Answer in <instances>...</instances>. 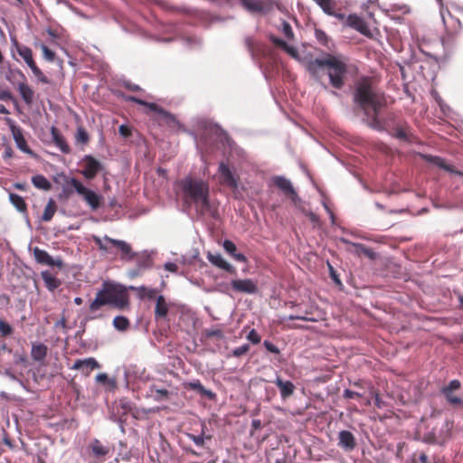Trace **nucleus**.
<instances>
[{
	"instance_id": "4468645a",
	"label": "nucleus",
	"mask_w": 463,
	"mask_h": 463,
	"mask_svg": "<svg viewBox=\"0 0 463 463\" xmlns=\"http://www.w3.org/2000/svg\"><path fill=\"white\" fill-rule=\"evenodd\" d=\"M241 5L250 13H262L271 9V1L241 0Z\"/></svg>"
},
{
	"instance_id": "7ed1b4c3",
	"label": "nucleus",
	"mask_w": 463,
	"mask_h": 463,
	"mask_svg": "<svg viewBox=\"0 0 463 463\" xmlns=\"http://www.w3.org/2000/svg\"><path fill=\"white\" fill-rule=\"evenodd\" d=\"M321 69H326L331 86L341 90L345 83V75L348 71L346 59L341 55L326 54L324 58H317L309 61L308 71L317 77Z\"/></svg>"
},
{
	"instance_id": "864d4df0",
	"label": "nucleus",
	"mask_w": 463,
	"mask_h": 463,
	"mask_svg": "<svg viewBox=\"0 0 463 463\" xmlns=\"http://www.w3.org/2000/svg\"><path fill=\"white\" fill-rule=\"evenodd\" d=\"M263 345H264L265 348L269 352H270L272 354H279V349L275 345L270 343L269 341H264Z\"/></svg>"
},
{
	"instance_id": "f03ea898",
	"label": "nucleus",
	"mask_w": 463,
	"mask_h": 463,
	"mask_svg": "<svg viewBox=\"0 0 463 463\" xmlns=\"http://www.w3.org/2000/svg\"><path fill=\"white\" fill-rule=\"evenodd\" d=\"M178 186L184 203L194 206L197 215H209L213 219H218V210L213 208L210 202V187L207 182L201 178L185 176L179 181Z\"/></svg>"
},
{
	"instance_id": "f3484780",
	"label": "nucleus",
	"mask_w": 463,
	"mask_h": 463,
	"mask_svg": "<svg viewBox=\"0 0 463 463\" xmlns=\"http://www.w3.org/2000/svg\"><path fill=\"white\" fill-rule=\"evenodd\" d=\"M338 446L345 451H352L356 447V440L349 430H341L338 434Z\"/></svg>"
},
{
	"instance_id": "ea45409f",
	"label": "nucleus",
	"mask_w": 463,
	"mask_h": 463,
	"mask_svg": "<svg viewBox=\"0 0 463 463\" xmlns=\"http://www.w3.org/2000/svg\"><path fill=\"white\" fill-rule=\"evenodd\" d=\"M187 437H188L189 439H191L198 447H203L204 446V439H211V438H212L210 435L204 437V430H202V434L201 435H194V434H192V433H188Z\"/></svg>"
},
{
	"instance_id": "e433bc0d",
	"label": "nucleus",
	"mask_w": 463,
	"mask_h": 463,
	"mask_svg": "<svg viewBox=\"0 0 463 463\" xmlns=\"http://www.w3.org/2000/svg\"><path fill=\"white\" fill-rule=\"evenodd\" d=\"M138 297L140 298H147V299H156L157 290L156 288H146L145 286L139 287L137 288Z\"/></svg>"
},
{
	"instance_id": "bb28decb",
	"label": "nucleus",
	"mask_w": 463,
	"mask_h": 463,
	"mask_svg": "<svg viewBox=\"0 0 463 463\" xmlns=\"http://www.w3.org/2000/svg\"><path fill=\"white\" fill-rule=\"evenodd\" d=\"M41 277L44 281L45 287L50 291H54L61 284V280L58 279L55 276H53L50 271H43L41 273Z\"/></svg>"
},
{
	"instance_id": "412c9836",
	"label": "nucleus",
	"mask_w": 463,
	"mask_h": 463,
	"mask_svg": "<svg viewBox=\"0 0 463 463\" xmlns=\"http://www.w3.org/2000/svg\"><path fill=\"white\" fill-rule=\"evenodd\" d=\"M51 134L55 146H58L62 153H71V147L66 142V139L55 127L51 128Z\"/></svg>"
},
{
	"instance_id": "f704fd0d",
	"label": "nucleus",
	"mask_w": 463,
	"mask_h": 463,
	"mask_svg": "<svg viewBox=\"0 0 463 463\" xmlns=\"http://www.w3.org/2000/svg\"><path fill=\"white\" fill-rule=\"evenodd\" d=\"M344 241L345 243L350 244L354 248V251L358 256L364 255V256L369 257V258H373L374 252L370 248L365 247L364 244L349 242L346 240H344Z\"/></svg>"
},
{
	"instance_id": "9d476101",
	"label": "nucleus",
	"mask_w": 463,
	"mask_h": 463,
	"mask_svg": "<svg viewBox=\"0 0 463 463\" xmlns=\"http://www.w3.org/2000/svg\"><path fill=\"white\" fill-rule=\"evenodd\" d=\"M82 164L83 169L80 173L88 180L94 179L102 169L100 162L90 155L83 157Z\"/></svg>"
},
{
	"instance_id": "09e8293b",
	"label": "nucleus",
	"mask_w": 463,
	"mask_h": 463,
	"mask_svg": "<svg viewBox=\"0 0 463 463\" xmlns=\"http://www.w3.org/2000/svg\"><path fill=\"white\" fill-rule=\"evenodd\" d=\"M250 350V345H243L241 346H239L237 348H235L233 351H232V356H235V357H240L245 354H247Z\"/></svg>"
},
{
	"instance_id": "c9c22d12",
	"label": "nucleus",
	"mask_w": 463,
	"mask_h": 463,
	"mask_svg": "<svg viewBox=\"0 0 463 463\" xmlns=\"http://www.w3.org/2000/svg\"><path fill=\"white\" fill-rule=\"evenodd\" d=\"M9 199H10V202L12 203V204L19 211V212H22V213H24L26 212V209H27V205L24 200V198L16 194H13L11 193L9 194Z\"/></svg>"
},
{
	"instance_id": "8fccbe9b",
	"label": "nucleus",
	"mask_w": 463,
	"mask_h": 463,
	"mask_svg": "<svg viewBox=\"0 0 463 463\" xmlns=\"http://www.w3.org/2000/svg\"><path fill=\"white\" fill-rule=\"evenodd\" d=\"M343 397L345 399H359L363 397V394L349 389H345L343 392Z\"/></svg>"
},
{
	"instance_id": "2eb2a0df",
	"label": "nucleus",
	"mask_w": 463,
	"mask_h": 463,
	"mask_svg": "<svg viewBox=\"0 0 463 463\" xmlns=\"http://www.w3.org/2000/svg\"><path fill=\"white\" fill-rule=\"evenodd\" d=\"M274 184L280 189L286 195L289 196L292 201H296L298 198V194L291 184V182L283 177V176H276L273 178Z\"/></svg>"
},
{
	"instance_id": "393cba45",
	"label": "nucleus",
	"mask_w": 463,
	"mask_h": 463,
	"mask_svg": "<svg viewBox=\"0 0 463 463\" xmlns=\"http://www.w3.org/2000/svg\"><path fill=\"white\" fill-rule=\"evenodd\" d=\"M223 249L229 253L234 260L240 262L246 263L248 261L246 256L242 253L236 252V245L230 240L223 241Z\"/></svg>"
},
{
	"instance_id": "58836bf2",
	"label": "nucleus",
	"mask_w": 463,
	"mask_h": 463,
	"mask_svg": "<svg viewBox=\"0 0 463 463\" xmlns=\"http://www.w3.org/2000/svg\"><path fill=\"white\" fill-rule=\"evenodd\" d=\"M16 51L25 62L33 58L32 49L26 45H18Z\"/></svg>"
},
{
	"instance_id": "aec40b11",
	"label": "nucleus",
	"mask_w": 463,
	"mask_h": 463,
	"mask_svg": "<svg viewBox=\"0 0 463 463\" xmlns=\"http://www.w3.org/2000/svg\"><path fill=\"white\" fill-rule=\"evenodd\" d=\"M274 383L279 389L281 398L284 400L290 397L294 393L296 389L292 382L284 381L279 376L276 378Z\"/></svg>"
},
{
	"instance_id": "603ef678",
	"label": "nucleus",
	"mask_w": 463,
	"mask_h": 463,
	"mask_svg": "<svg viewBox=\"0 0 463 463\" xmlns=\"http://www.w3.org/2000/svg\"><path fill=\"white\" fill-rule=\"evenodd\" d=\"M434 163L439 165L440 168H443L447 171H449V172H453L452 168L450 165H447L445 163V161L443 159H441L440 157H435L434 158Z\"/></svg>"
},
{
	"instance_id": "4d7b16f0",
	"label": "nucleus",
	"mask_w": 463,
	"mask_h": 463,
	"mask_svg": "<svg viewBox=\"0 0 463 463\" xmlns=\"http://www.w3.org/2000/svg\"><path fill=\"white\" fill-rule=\"evenodd\" d=\"M124 87L131 91H140L142 90L141 88L134 83H131L129 81L124 82Z\"/></svg>"
},
{
	"instance_id": "0e129e2a",
	"label": "nucleus",
	"mask_w": 463,
	"mask_h": 463,
	"mask_svg": "<svg viewBox=\"0 0 463 463\" xmlns=\"http://www.w3.org/2000/svg\"><path fill=\"white\" fill-rule=\"evenodd\" d=\"M245 44L250 51H252L254 48V41L251 37H247L245 39Z\"/></svg>"
},
{
	"instance_id": "b1692460",
	"label": "nucleus",
	"mask_w": 463,
	"mask_h": 463,
	"mask_svg": "<svg viewBox=\"0 0 463 463\" xmlns=\"http://www.w3.org/2000/svg\"><path fill=\"white\" fill-rule=\"evenodd\" d=\"M347 24L364 34L368 31L366 23L356 14H350L347 17Z\"/></svg>"
},
{
	"instance_id": "13d9d810",
	"label": "nucleus",
	"mask_w": 463,
	"mask_h": 463,
	"mask_svg": "<svg viewBox=\"0 0 463 463\" xmlns=\"http://www.w3.org/2000/svg\"><path fill=\"white\" fill-rule=\"evenodd\" d=\"M288 319L289 320H302V321H315V319L308 318V317H306L303 316H293V315L289 316Z\"/></svg>"
},
{
	"instance_id": "49530a36",
	"label": "nucleus",
	"mask_w": 463,
	"mask_h": 463,
	"mask_svg": "<svg viewBox=\"0 0 463 463\" xmlns=\"http://www.w3.org/2000/svg\"><path fill=\"white\" fill-rule=\"evenodd\" d=\"M204 334L209 338L216 337L222 339L224 336L223 332L221 329H206Z\"/></svg>"
},
{
	"instance_id": "e2e57ef3",
	"label": "nucleus",
	"mask_w": 463,
	"mask_h": 463,
	"mask_svg": "<svg viewBox=\"0 0 463 463\" xmlns=\"http://www.w3.org/2000/svg\"><path fill=\"white\" fill-rule=\"evenodd\" d=\"M374 404L379 409L383 407V402L382 401V399L380 398V396L377 392L374 395Z\"/></svg>"
},
{
	"instance_id": "c85d7f7f",
	"label": "nucleus",
	"mask_w": 463,
	"mask_h": 463,
	"mask_svg": "<svg viewBox=\"0 0 463 463\" xmlns=\"http://www.w3.org/2000/svg\"><path fill=\"white\" fill-rule=\"evenodd\" d=\"M13 136H14V139L16 143L17 147L21 151L27 153V154H32V151L29 148L27 142H26L25 138L24 137L23 133L21 132L20 129H14Z\"/></svg>"
},
{
	"instance_id": "6e6d98bb",
	"label": "nucleus",
	"mask_w": 463,
	"mask_h": 463,
	"mask_svg": "<svg viewBox=\"0 0 463 463\" xmlns=\"http://www.w3.org/2000/svg\"><path fill=\"white\" fill-rule=\"evenodd\" d=\"M283 33L286 37L291 38L293 36V31L291 29V26L288 23L283 24Z\"/></svg>"
},
{
	"instance_id": "774afa93",
	"label": "nucleus",
	"mask_w": 463,
	"mask_h": 463,
	"mask_svg": "<svg viewBox=\"0 0 463 463\" xmlns=\"http://www.w3.org/2000/svg\"><path fill=\"white\" fill-rule=\"evenodd\" d=\"M451 37H452V33H450V32H449V31H448V35H447V37H443V38H442V44H443V46H445V47H446V46L449 44V40H450V38H451Z\"/></svg>"
},
{
	"instance_id": "de8ad7c7",
	"label": "nucleus",
	"mask_w": 463,
	"mask_h": 463,
	"mask_svg": "<svg viewBox=\"0 0 463 463\" xmlns=\"http://www.w3.org/2000/svg\"><path fill=\"white\" fill-rule=\"evenodd\" d=\"M316 38L317 40L323 45H327V42H328V37L326 35V33L320 30V29H316Z\"/></svg>"
},
{
	"instance_id": "2f4dec72",
	"label": "nucleus",
	"mask_w": 463,
	"mask_h": 463,
	"mask_svg": "<svg viewBox=\"0 0 463 463\" xmlns=\"http://www.w3.org/2000/svg\"><path fill=\"white\" fill-rule=\"evenodd\" d=\"M57 211V204L55 203V201L51 198L45 208H44V211H43V216H42V220L43 222H50L52 217L54 216L55 213Z\"/></svg>"
},
{
	"instance_id": "a211bd4d",
	"label": "nucleus",
	"mask_w": 463,
	"mask_h": 463,
	"mask_svg": "<svg viewBox=\"0 0 463 463\" xmlns=\"http://www.w3.org/2000/svg\"><path fill=\"white\" fill-rule=\"evenodd\" d=\"M33 256L36 261L40 264H44L52 267H61L62 265V262L61 260H54L46 250H41L38 247H35L33 249Z\"/></svg>"
},
{
	"instance_id": "052dcab7",
	"label": "nucleus",
	"mask_w": 463,
	"mask_h": 463,
	"mask_svg": "<svg viewBox=\"0 0 463 463\" xmlns=\"http://www.w3.org/2000/svg\"><path fill=\"white\" fill-rule=\"evenodd\" d=\"M165 269L171 272H175L177 270V265L173 262H167L165 264Z\"/></svg>"
},
{
	"instance_id": "6ab92c4d",
	"label": "nucleus",
	"mask_w": 463,
	"mask_h": 463,
	"mask_svg": "<svg viewBox=\"0 0 463 463\" xmlns=\"http://www.w3.org/2000/svg\"><path fill=\"white\" fill-rule=\"evenodd\" d=\"M184 388L195 391L200 395L206 397L209 400H214L216 397V394L213 391L205 389L199 380L184 383Z\"/></svg>"
},
{
	"instance_id": "a19ab883",
	"label": "nucleus",
	"mask_w": 463,
	"mask_h": 463,
	"mask_svg": "<svg viewBox=\"0 0 463 463\" xmlns=\"http://www.w3.org/2000/svg\"><path fill=\"white\" fill-rule=\"evenodd\" d=\"M13 333L14 328L12 326L4 319L0 318V336L5 338L10 336Z\"/></svg>"
},
{
	"instance_id": "39448f33",
	"label": "nucleus",
	"mask_w": 463,
	"mask_h": 463,
	"mask_svg": "<svg viewBox=\"0 0 463 463\" xmlns=\"http://www.w3.org/2000/svg\"><path fill=\"white\" fill-rule=\"evenodd\" d=\"M93 241L98 246V248L105 253L112 252L111 248L108 245L109 243L111 244L120 252V257L122 260H132L136 257V253L133 252L131 245L125 241L112 239L105 235L103 238L93 236Z\"/></svg>"
},
{
	"instance_id": "f8f14e48",
	"label": "nucleus",
	"mask_w": 463,
	"mask_h": 463,
	"mask_svg": "<svg viewBox=\"0 0 463 463\" xmlns=\"http://www.w3.org/2000/svg\"><path fill=\"white\" fill-rule=\"evenodd\" d=\"M88 450L90 452L93 458L99 461H104L111 452V449L109 445L103 444L99 439H94L88 445Z\"/></svg>"
},
{
	"instance_id": "72a5a7b5",
	"label": "nucleus",
	"mask_w": 463,
	"mask_h": 463,
	"mask_svg": "<svg viewBox=\"0 0 463 463\" xmlns=\"http://www.w3.org/2000/svg\"><path fill=\"white\" fill-rule=\"evenodd\" d=\"M28 67L32 70L33 75L41 81L42 83L48 84L50 83L49 79L43 74L41 69L36 65L34 59H31L29 61L25 62Z\"/></svg>"
},
{
	"instance_id": "680f3d73",
	"label": "nucleus",
	"mask_w": 463,
	"mask_h": 463,
	"mask_svg": "<svg viewBox=\"0 0 463 463\" xmlns=\"http://www.w3.org/2000/svg\"><path fill=\"white\" fill-rule=\"evenodd\" d=\"M13 155H14L13 149L9 146H7L5 149V153L3 156L4 159H9V158L13 157Z\"/></svg>"
},
{
	"instance_id": "6e6552de",
	"label": "nucleus",
	"mask_w": 463,
	"mask_h": 463,
	"mask_svg": "<svg viewBox=\"0 0 463 463\" xmlns=\"http://www.w3.org/2000/svg\"><path fill=\"white\" fill-rule=\"evenodd\" d=\"M220 184L236 190L239 187V178L230 169L227 164L221 162L218 167Z\"/></svg>"
},
{
	"instance_id": "4be33fe9",
	"label": "nucleus",
	"mask_w": 463,
	"mask_h": 463,
	"mask_svg": "<svg viewBox=\"0 0 463 463\" xmlns=\"http://www.w3.org/2000/svg\"><path fill=\"white\" fill-rule=\"evenodd\" d=\"M390 133L396 138L403 141H411L410 128L407 123L399 124L392 127Z\"/></svg>"
},
{
	"instance_id": "423d86ee",
	"label": "nucleus",
	"mask_w": 463,
	"mask_h": 463,
	"mask_svg": "<svg viewBox=\"0 0 463 463\" xmlns=\"http://www.w3.org/2000/svg\"><path fill=\"white\" fill-rule=\"evenodd\" d=\"M69 184L74 187L79 194L83 196V199L92 210H97L100 206L101 196L86 188L78 179L71 178Z\"/></svg>"
},
{
	"instance_id": "dca6fc26",
	"label": "nucleus",
	"mask_w": 463,
	"mask_h": 463,
	"mask_svg": "<svg viewBox=\"0 0 463 463\" xmlns=\"http://www.w3.org/2000/svg\"><path fill=\"white\" fill-rule=\"evenodd\" d=\"M207 259L213 265L222 269H224L225 271L232 275L237 274L236 269L232 264L227 262L220 253L213 254L209 252L207 255Z\"/></svg>"
},
{
	"instance_id": "4c0bfd02",
	"label": "nucleus",
	"mask_w": 463,
	"mask_h": 463,
	"mask_svg": "<svg viewBox=\"0 0 463 463\" xmlns=\"http://www.w3.org/2000/svg\"><path fill=\"white\" fill-rule=\"evenodd\" d=\"M129 325V320L126 317L117 316L113 319V326L119 331H126Z\"/></svg>"
},
{
	"instance_id": "338daca9",
	"label": "nucleus",
	"mask_w": 463,
	"mask_h": 463,
	"mask_svg": "<svg viewBox=\"0 0 463 463\" xmlns=\"http://www.w3.org/2000/svg\"><path fill=\"white\" fill-rule=\"evenodd\" d=\"M156 393L160 395V397H163V398H167L168 397V391L165 390V389H159V390H156Z\"/></svg>"
},
{
	"instance_id": "5701e85b",
	"label": "nucleus",
	"mask_w": 463,
	"mask_h": 463,
	"mask_svg": "<svg viewBox=\"0 0 463 463\" xmlns=\"http://www.w3.org/2000/svg\"><path fill=\"white\" fill-rule=\"evenodd\" d=\"M48 354V347L44 344L37 343L33 344L32 350H31V356L32 358L39 363H42L44 361Z\"/></svg>"
},
{
	"instance_id": "473e14b6",
	"label": "nucleus",
	"mask_w": 463,
	"mask_h": 463,
	"mask_svg": "<svg viewBox=\"0 0 463 463\" xmlns=\"http://www.w3.org/2000/svg\"><path fill=\"white\" fill-rule=\"evenodd\" d=\"M28 67L32 70L33 75L41 81L42 83L48 84L50 83L49 79L43 74L41 69L36 65L34 59H31L29 61L25 62Z\"/></svg>"
},
{
	"instance_id": "a18cd8bd",
	"label": "nucleus",
	"mask_w": 463,
	"mask_h": 463,
	"mask_svg": "<svg viewBox=\"0 0 463 463\" xmlns=\"http://www.w3.org/2000/svg\"><path fill=\"white\" fill-rule=\"evenodd\" d=\"M247 339L254 345L260 344L261 341L260 335L255 329H251L247 335Z\"/></svg>"
},
{
	"instance_id": "1a4fd4ad",
	"label": "nucleus",
	"mask_w": 463,
	"mask_h": 463,
	"mask_svg": "<svg viewBox=\"0 0 463 463\" xmlns=\"http://www.w3.org/2000/svg\"><path fill=\"white\" fill-rule=\"evenodd\" d=\"M460 386L461 383L458 380H452L448 385L443 386L440 390V392L445 397L446 401L454 407L461 406L463 404V400L454 394V392L458 391Z\"/></svg>"
},
{
	"instance_id": "f257e3e1",
	"label": "nucleus",
	"mask_w": 463,
	"mask_h": 463,
	"mask_svg": "<svg viewBox=\"0 0 463 463\" xmlns=\"http://www.w3.org/2000/svg\"><path fill=\"white\" fill-rule=\"evenodd\" d=\"M354 102L363 110L368 126L378 131L388 130L394 114L390 113L384 118H380L381 109L386 106V98L377 87L373 77L364 76L358 79L354 88Z\"/></svg>"
},
{
	"instance_id": "bf43d9fd",
	"label": "nucleus",
	"mask_w": 463,
	"mask_h": 463,
	"mask_svg": "<svg viewBox=\"0 0 463 463\" xmlns=\"http://www.w3.org/2000/svg\"><path fill=\"white\" fill-rule=\"evenodd\" d=\"M307 216L313 223L317 224L319 222V217L316 213L309 212L307 213Z\"/></svg>"
},
{
	"instance_id": "37998d69",
	"label": "nucleus",
	"mask_w": 463,
	"mask_h": 463,
	"mask_svg": "<svg viewBox=\"0 0 463 463\" xmlns=\"http://www.w3.org/2000/svg\"><path fill=\"white\" fill-rule=\"evenodd\" d=\"M122 98L126 101H131V102L137 103L138 105L145 106L149 109H150V104H154L153 102L145 101V100L138 99L135 96L122 95Z\"/></svg>"
},
{
	"instance_id": "c03bdc74",
	"label": "nucleus",
	"mask_w": 463,
	"mask_h": 463,
	"mask_svg": "<svg viewBox=\"0 0 463 463\" xmlns=\"http://www.w3.org/2000/svg\"><path fill=\"white\" fill-rule=\"evenodd\" d=\"M76 140L78 143L86 144L89 141V135L82 128H79L76 134Z\"/></svg>"
},
{
	"instance_id": "9b49d317",
	"label": "nucleus",
	"mask_w": 463,
	"mask_h": 463,
	"mask_svg": "<svg viewBox=\"0 0 463 463\" xmlns=\"http://www.w3.org/2000/svg\"><path fill=\"white\" fill-rule=\"evenodd\" d=\"M231 288L236 293L255 294L258 292V285L250 279H232Z\"/></svg>"
},
{
	"instance_id": "69168bd1",
	"label": "nucleus",
	"mask_w": 463,
	"mask_h": 463,
	"mask_svg": "<svg viewBox=\"0 0 463 463\" xmlns=\"http://www.w3.org/2000/svg\"><path fill=\"white\" fill-rule=\"evenodd\" d=\"M273 43H276L278 46H280V47L285 48V49H288L287 43L283 40L274 39Z\"/></svg>"
},
{
	"instance_id": "ddd939ff",
	"label": "nucleus",
	"mask_w": 463,
	"mask_h": 463,
	"mask_svg": "<svg viewBox=\"0 0 463 463\" xmlns=\"http://www.w3.org/2000/svg\"><path fill=\"white\" fill-rule=\"evenodd\" d=\"M100 367L98 361L93 357H89L86 359H78L74 362L71 366L72 370H80L86 376H89L90 373Z\"/></svg>"
},
{
	"instance_id": "0eeeda50",
	"label": "nucleus",
	"mask_w": 463,
	"mask_h": 463,
	"mask_svg": "<svg viewBox=\"0 0 463 463\" xmlns=\"http://www.w3.org/2000/svg\"><path fill=\"white\" fill-rule=\"evenodd\" d=\"M150 111L156 114L155 120H156L159 125H166L171 128H181V123L176 118V117L169 111L164 109L162 107L158 106L156 103L150 104Z\"/></svg>"
},
{
	"instance_id": "7c9ffc66",
	"label": "nucleus",
	"mask_w": 463,
	"mask_h": 463,
	"mask_svg": "<svg viewBox=\"0 0 463 463\" xmlns=\"http://www.w3.org/2000/svg\"><path fill=\"white\" fill-rule=\"evenodd\" d=\"M32 183L36 188L43 191H50L52 189L51 182L43 175L33 176Z\"/></svg>"
},
{
	"instance_id": "cd10ccee",
	"label": "nucleus",
	"mask_w": 463,
	"mask_h": 463,
	"mask_svg": "<svg viewBox=\"0 0 463 463\" xmlns=\"http://www.w3.org/2000/svg\"><path fill=\"white\" fill-rule=\"evenodd\" d=\"M17 90L23 99V100L27 104L31 105L33 100V90L28 86L26 82H20L18 84Z\"/></svg>"
},
{
	"instance_id": "c756f323",
	"label": "nucleus",
	"mask_w": 463,
	"mask_h": 463,
	"mask_svg": "<svg viewBox=\"0 0 463 463\" xmlns=\"http://www.w3.org/2000/svg\"><path fill=\"white\" fill-rule=\"evenodd\" d=\"M96 381L103 384L108 391H115L117 389V381L114 378H109L105 373H100L96 375Z\"/></svg>"
},
{
	"instance_id": "a878e982",
	"label": "nucleus",
	"mask_w": 463,
	"mask_h": 463,
	"mask_svg": "<svg viewBox=\"0 0 463 463\" xmlns=\"http://www.w3.org/2000/svg\"><path fill=\"white\" fill-rule=\"evenodd\" d=\"M168 314V305L164 296L160 295L156 298L155 307V317L156 319L165 318Z\"/></svg>"
},
{
	"instance_id": "5fc2aeb1",
	"label": "nucleus",
	"mask_w": 463,
	"mask_h": 463,
	"mask_svg": "<svg viewBox=\"0 0 463 463\" xmlns=\"http://www.w3.org/2000/svg\"><path fill=\"white\" fill-rule=\"evenodd\" d=\"M13 95L8 90H0V100L12 99Z\"/></svg>"
},
{
	"instance_id": "20e7f679",
	"label": "nucleus",
	"mask_w": 463,
	"mask_h": 463,
	"mask_svg": "<svg viewBox=\"0 0 463 463\" xmlns=\"http://www.w3.org/2000/svg\"><path fill=\"white\" fill-rule=\"evenodd\" d=\"M128 294L127 290L110 282H104L94 300L90 305L91 312L98 311L105 305H111L118 309H124L128 306Z\"/></svg>"
},
{
	"instance_id": "79ce46f5",
	"label": "nucleus",
	"mask_w": 463,
	"mask_h": 463,
	"mask_svg": "<svg viewBox=\"0 0 463 463\" xmlns=\"http://www.w3.org/2000/svg\"><path fill=\"white\" fill-rule=\"evenodd\" d=\"M35 46H39L43 52V58L48 61H53L55 60L56 54L53 51L49 49L45 44H35Z\"/></svg>"
},
{
	"instance_id": "3c124183",
	"label": "nucleus",
	"mask_w": 463,
	"mask_h": 463,
	"mask_svg": "<svg viewBox=\"0 0 463 463\" xmlns=\"http://www.w3.org/2000/svg\"><path fill=\"white\" fill-rule=\"evenodd\" d=\"M118 132L123 137H129L132 135L131 128L127 125H120Z\"/></svg>"
}]
</instances>
